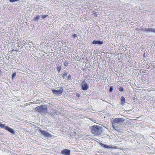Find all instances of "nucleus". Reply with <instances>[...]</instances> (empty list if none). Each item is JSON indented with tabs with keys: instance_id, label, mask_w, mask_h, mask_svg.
I'll return each mask as SVG.
<instances>
[{
	"instance_id": "f8f14e48",
	"label": "nucleus",
	"mask_w": 155,
	"mask_h": 155,
	"mask_svg": "<svg viewBox=\"0 0 155 155\" xmlns=\"http://www.w3.org/2000/svg\"><path fill=\"white\" fill-rule=\"evenodd\" d=\"M40 18H41V15H38L35 17L33 20L35 21H38V20Z\"/></svg>"
},
{
	"instance_id": "ddd939ff",
	"label": "nucleus",
	"mask_w": 155,
	"mask_h": 155,
	"mask_svg": "<svg viewBox=\"0 0 155 155\" xmlns=\"http://www.w3.org/2000/svg\"><path fill=\"white\" fill-rule=\"evenodd\" d=\"M68 74V72L66 71H64V73L61 74L62 76L64 79L65 78V76Z\"/></svg>"
},
{
	"instance_id": "9d476101",
	"label": "nucleus",
	"mask_w": 155,
	"mask_h": 155,
	"mask_svg": "<svg viewBox=\"0 0 155 155\" xmlns=\"http://www.w3.org/2000/svg\"><path fill=\"white\" fill-rule=\"evenodd\" d=\"M5 129L8 132H10L12 134H15V132L14 130L12 128H10L8 126H6L5 127Z\"/></svg>"
},
{
	"instance_id": "4be33fe9",
	"label": "nucleus",
	"mask_w": 155,
	"mask_h": 155,
	"mask_svg": "<svg viewBox=\"0 0 155 155\" xmlns=\"http://www.w3.org/2000/svg\"><path fill=\"white\" fill-rule=\"evenodd\" d=\"M16 73L15 72L13 73L12 75V79H13L16 76Z\"/></svg>"
},
{
	"instance_id": "2f4dec72",
	"label": "nucleus",
	"mask_w": 155,
	"mask_h": 155,
	"mask_svg": "<svg viewBox=\"0 0 155 155\" xmlns=\"http://www.w3.org/2000/svg\"><path fill=\"white\" fill-rule=\"evenodd\" d=\"M97 15H96V17H97Z\"/></svg>"
},
{
	"instance_id": "dca6fc26",
	"label": "nucleus",
	"mask_w": 155,
	"mask_h": 155,
	"mask_svg": "<svg viewBox=\"0 0 155 155\" xmlns=\"http://www.w3.org/2000/svg\"><path fill=\"white\" fill-rule=\"evenodd\" d=\"M41 15V18L42 19H45L46 17L48 16V15Z\"/></svg>"
},
{
	"instance_id": "a878e982",
	"label": "nucleus",
	"mask_w": 155,
	"mask_h": 155,
	"mask_svg": "<svg viewBox=\"0 0 155 155\" xmlns=\"http://www.w3.org/2000/svg\"><path fill=\"white\" fill-rule=\"evenodd\" d=\"M69 63V62L66 61L64 63V65L66 67L68 65V64Z\"/></svg>"
},
{
	"instance_id": "aec40b11",
	"label": "nucleus",
	"mask_w": 155,
	"mask_h": 155,
	"mask_svg": "<svg viewBox=\"0 0 155 155\" xmlns=\"http://www.w3.org/2000/svg\"><path fill=\"white\" fill-rule=\"evenodd\" d=\"M118 90L122 92L124 91V89L123 87H121L119 88Z\"/></svg>"
},
{
	"instance_id": "f3484780",
	"label": "nucleus",
	"mask_w": 155,
	"mask_h": 155,
	"mask_svg": "<svg viewBox=\"0 0 155 155\" xmlns=\"http://www.w3.org/2000/svg\"><path fill=\"white\" fill-rule=\"evenodd\" d=\"M6 126H5V124H2L0 122V127L1 128H4L5 129V127Z\"/></svg>"
},
{
	"instance_id": "5701e85b",
	"label": "nucleus",
	"mask_w": 155,
	"mask_h": 155,
	"mask_svg": "<svg viewBox=\"0 0 155 155\" xmlns=\"http://www.w3.org/2000/svg\"><path fill=\"white\" fill-rule=\"evenodd\" d=\"M23 42H20L18 44V46L19 47L21 46L22 45Z\"/></svg>"
},
{
	"instance_id": "a211bd4d",
	"label": "nucleus",
	"mask_w": 155,
	"mask_h": 155,
	"mask_svg": "<svg viewBox=\"0 0 155 155\" xmlns=\"http://www.w3.org/2000/svg\"><path fill=\"white\" fill-rule=\"evenodd\" d=\"M47 113L49 114V115H51L52 116H54V114L51 111H49V112L47 111Z\"/></svg>"
},
{
	"instance_id": "b1692460",
	"label": "nucleus",
	"mask_w": 155,
	"mask_h": 155,
	"mask_svg": "<svg viewBox=\"0 0 155 155\" xmlns=\"http://www.w3.org/2000/svg\"><path fill=\"white\" fill-rule=\"evenodd\" d=\"M19 0H9V2H17V1H19Z\"/></svg>"
},
{
	"instance_id": "7ed1b4c3",
	"label": "nucleus",
	"mask_w": 155,
	"mask_h": 155,
	"mask_svg": "<svg viewBox=\"0 0 155 155\" xmlns=\"http://www.w3.org/2000/svg\"><path fill=\"white\" fill-rule=\"evenodd\" d=\"M35 109L37 112H39L42 115L47 113L48 110L47 106L45 105L38 106L35 108Z\"/></svg>"
},
{
	"instance_id": "20e7f679",
	"label": "nucleus",
	"mask_w": 155,
	"mask_h": 155,
	"mask_svg": "<svg viewBox=\"0 0 155 155\" xmlns=\"http://www.w3.org/2000/svg\"><path fill=\"white\" fill-rule=\"evenodd\" d=\"M39 131L41 135H43L45 137L47 138L48 139L51 138L53 137L52 134L45 130L41 129Z\"/></svg>"
},
{
	"instance_id": "412c9836",
	"label": "nucleus",
	"mask_w": 155,
	"mask_h": 155,
	"mask_svg": "<svg viewBox=\"0 0 155 155\" xmlns=\"http://www.w3.org/2000/svg\"><path fill=\"white\" fill-rule=\"evenodd\" d=\"M53 113L55 114H56V115H58V110H54V111Z\"/></svg>"
},
{
	"instance_id": "2eb2a0df",
	"label": "nucleus",
	"mask_w": 155,
	"mask_h": 155,
	"mask_svg": "<svg viewBox=\"0 0 155 155\" xmlns=\"http://www.w3.org/2000/svg\"><path fill=\"white\" fill-rule=\"evenodd\" d=\"M61 66L58 64L57 67V70L58 73H59L61 70Z\"/></svg>"
},
{
	"instance_id": "c756f323",
	"label": "nucleus",
	"mask_w": 155,
	"mask_h": 155,
	"mask_svg": "<svg viewBox=\"0 0 155 155\" xmlns=\"http://www.w3.org/2000/svg\"><path fill=\"white\" fill-rule=\"evenodd\" d=\"M76 96H77V97H79V96H80V95H79V94H77L76 95Z\"/></svg>"
},
{
	"instance_id": "c85d7f7f",
	"label": "nucleus",
	"mask_w": 155,
	"mask_h": 155,
	"mask_svg": "<svg viewBox=\"0 0 155 155\" xmlns=\"http://www.w3.org/2000/svg\"><path fill=\"white\" fill-rule=\"evenodd\" d=\"M12 51H15V52H18V50H14L13 49L12 50Z\"/></svg>"
},
{
	"instance_id": "6ab92c4d",
	"label": "nucleus",
	"mask_w": 155,
	"mask_h": 155,
	"mask_svg": "<svg viewBox=\"0 0 155 155\" xmlns=\"http://www.w3.org/2000/svg\"><path fill=\"white\" fill-rule=\"evenodd\" d=\"M71 79V76L70 74H69L68 76V77L67 78V80L69 81Z\"/></svg>"
},
{
	"instance_id": "f257e3e1",
	"label": "nucleus",
	"mask_w": 155,
	"mask_h": 155,
	"mask_svg": "<svg viewBox=\"0 0 155 155\" xmlns=\"http://www.w3.org/2000/svg\"><path fill=\"white\" fill-rule=\"evenodd\" d=\"M124 120L125 119L121 118H117L114 119L112 122L113 127L114 129L117 128V125L122 124Z\"/></svg>"
},
{
	"instance_id": "0eeeda50",
	"label": "nucleus",
	"mask_w": 155,
	"mask_h": 155,
	"mask_svg": "<svg viewBox=\"0 0 155 155\" xmlns=\"http://www.w3.org/2000/svg\"><path fill=\"white\" fill-rule=\"evenodd\" d=\"M70 150L67 149H64L61 152L62 154L64 155H70Z\"/></svg>"
},
{
	"instance_id": "cd10ccee",
	"label": "nucleus",
	"mask_w": 155,
	"mask_h": 155,
	"mask_svg": "<svg viewBox=\"0 0 155 155\" xmlns=\"http://www.w3.org/2000/svg\"><path fill=\"white\" fill-rule=\"evenodd\" d=\"M85 80H84L82 82V84H86V81H85Z\"/></svg>"
},
{
	"instance_id": "bb28decb",
	"label": "nucleus",
	"mask_w": 155,
	"mask_h": 155,
	"mask_svg": "<svg viewBox=\"0 0 155 155\" xmlns=\"http://www.w3.org/2000/svg\"><path fill=\"white\" fill-rule=\"evenodd\" d=\"M72 37H74V38L77 37V35L75 34H74L72 35Z\"/></svg>"
},
{
	"instance_id": "4468645a",
	"label": "nucleus",
	"mask_w": 155,
	"mask_h": 155,
	"mask_svg": "<svg viewBox=\"0 0 155 155\" xmlns=\"http://www.w3.org/2000/svg\"><path fill=\"white\" fill-rule=\"evenodd\" d=\"M100 144L101 146L105 148L108 149L110 148V147H109L108 146L106 145H105L104 144L102 143H100Z\"/></svg>"
},
{
	"instance_id": "393cba45",
	"label": "nucleus",
	"mask_w": 155,
	"mask_h": 155,
	"mask_svg": "<svg viewBox=\"0 0 155 155\" xmlns=\"http://www.w3.org/2000/svg\"><path fill=\"white\" fill-rule=\"evenodd\" d=\"M113 90V86H110V87L109 91L110 92H111Z\"/></svg>"
},
{
	"instance_id": "1a4fd4ad",
	"label": "nucleus",
	"mask_w": 155,
	"mask_h": 155,
	"mask_svg": "<svg viewBox=\"0 0 155 155\" xmlns=\"http://www.w3.org/2000/svg\"><path fill=\"white\" fill-rule=\"evenodd\" d=\"M81 89L83 91L87 90L89 87V85L87 84H81Z\"/></svg>"
},
{
	"instance_id": "72a5a7b5",
	"label": "nucleus",
	"mask_w": 155,
	"mask_h": 155,
	"mask_svg": "<svg viewBox=\"0 0 155 155\" xmlns=\"http://www.w3.org/2000/svg\"><path fill=\"white\" fill-rule=\"evenodd\" d=\"M91 119L90 118V120H91Z\"/></svg>"
},
{
	"instance_id": "39448f33",
	"label": "nucleus",
	"mask_w": 155,
	"mask_h": 155,
	"mask_svg": "<svg viewBox=\"0 0 155 155\" xmlns=\"http://www.w3.org/2000/svg\"><path fill=\"white\" fill-rule=\"evenodd\" d=\"M141 28V30L143 31L151 32L155 33V29L152 28H147L142 27Z\"/></svg>"
},
{
	"instance_id": "9b49d317",
	"label": "nucleus",
	"mask_w": 155,
	"mask_h": 155,
	"mask_svg": "<svg viewBox=\"0 0 155 155\" xmlns=\"http://www.w3.org/2000/svg\"><path fill=\"white\" fill-rule=\"evenodd\" d=\"M120 100L121 104H124L125 103V98L124 97L122 96L121 97Z\"/></svg>"
},
{
	"instance_id": "7c9ffc66",
	"label": "nucleus",
	"mask_w": 155,
	"mask_h": 155,
	"mask_svg": "<svg viewBox=\"0 0 155 155\" xmlns=\"http://www.w3.org/2000/svg\"><path fill=\"white\" fill-rule=\"evenodd\" d=\"M89 80H90V81H89V83H90L91 82V81L92 80L91 79H89Z\"/></svg>"
},
{
	"instance_id": "f03ea898",
	"label": "nucleus",
	"mask_w": 155,
	"mask_h": 155,
	"mask_svg": "<svg viewBox=\"0 0 155 155\" xmlns=\"http://www.w3.org/2000/svg\"><path fill=\"white\" fill-rule=\"evenodd\" d=\"M92 134L98 135L101 134L102 132V127L99 126L94 125L90 127Z\"/></svg>"
},
{
	"instance_id": "423d86ee",
	"label": "nucleus",
	"mask_w": 155,
	"mask_h": 155,
	"mask_svg": "<svg viewBox=\"0 0 155 155\" xmlns=\"http://www.w3.org/2000/svg\"><path fill=\"white\" fill-rule=\"evenodd\" d=\"M52 92L55 95H59L61 94L63 91V89L62 88L61 89H59L58 90L53 89L52 90Z\"/></svg>"
},
{
	"instance_id": "473e14b6",
	"label": "nucleus",
	"mask_w": 155,
	"mask_h": 155,
	"mask_svg": "<svg viewBox=\"0 0 155 155\" xmlns=\"http://www.w3.org/2000/svg\"><path fill=\"white\" fill-rule=\"evenodd\" d=\"M97 15H96V17H97Z\"/></svg>"
},
{
	"instance_id": "6e6552de",
	"label": "nucleus",
	"mask_w": 155,
	"mask_h": 155,
	"mask_svg": "<svg viewBox=\"0 0 155 155\" xmlns=\"http://www.w3.org/2000/svg\"><path fill=\"white\" fill-rule=\"evenodd\" d=\"M92 43L93 45L97 44L98 45H102L104 44V42L103 41H101L100 40H94L93 41Z\"/></svg>"
}]
</instances>
